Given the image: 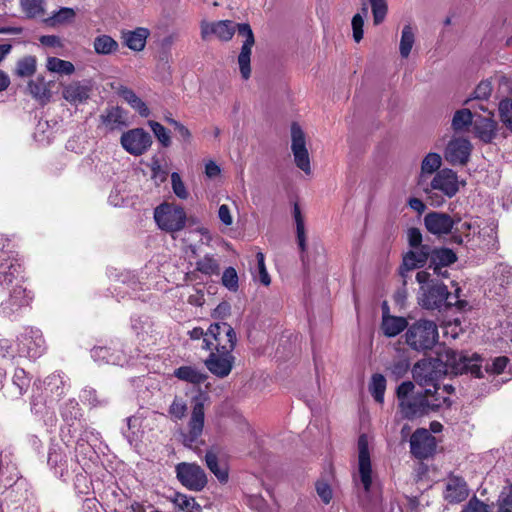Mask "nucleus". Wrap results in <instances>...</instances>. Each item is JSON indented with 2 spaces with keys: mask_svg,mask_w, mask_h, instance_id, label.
I'll return each instance as SVG.
<instances>
[{
  "mask_svg": "<svg viewBox=\"0 0 512 512\" xmlns=\"http://www.w3.org/2000/svg\"><path fill=\"white\" fill-rule=\"evenodd\" d=\"M358 476L364 491L368 494L372 488V464L370 457L369 441L365 434L358 438Z\"/></svg>",
  "mask_w": 512,
  "mask_h": 512,
  "instance_id": "ddd939ff",
  "label": "nucleus"
},
{
  "mask_svg": "<svg viewBox=\"0 0 512 512\" xmlns=\"http://www.w3.org/2000/svg\"><path fill=\"white\" fill-rule=\"evenodd\" d=\"M457 260L456 254L448 248L434 250L431 255V264L429 270L438 272L441 270L440 266L447 267Z\"/></svg>",
  "mask_w": 512,
  "mask_h": 512,
  "instance_id": "7c9ffc66",
  "label": "nucleus"
},
{
  "mask_svg": "<svg viewBox=\"0 0 512 512\" xmlns=\"http://www.w3.org/2000/svg\"><path fill=\"white\" fill-rule=\"evenodd\" d=\"M151 130L153 131L154 135L158 139V141L164 146L168 147L171 144V138L169 131L160 123L156 121H149L148 122Z\"/></svg>",
  "mask_w": 512,
  "mask_h": 512,
  "instance_id": "09e8293b",
  "label": "nucleus"
},
{
  "mask_svg": "<svg viewBox=\"0 0 512 512\" xmlns=\"http://www.w3.org/2000/svg\"><path fill=\"white\" fill-rule=\"evenodd\" d=\"M45 340L42 332L36 328H25L17 338V355L27 358H38L45 351Z\"/></svg>",
  "mask_w": 512,
  "mask_h": 512,
  "instance_id": "9d476101",
  "label": "nucleus"
},
{
  "mask_svg": "<svg viewBox=\"0 0 512 512\" xmlns=\"http://www.w3.org/2000/svg\"><path fill=\"white\" fill-rule=\"evenodd\" d=\"M206 465L220 482H227L228 470L226 465H220L215 452L207 451L205 455Z\"/></svg>",
  "mask_w": 512,
  "mask_h": 512,
  "instance_id": "e433bc0d",
  "label": "nucleus"
},
{
  "mask_svg": "<svg viewBox=\"0 0 512 512\" xmlns=\"http://www.w3.org/2000/svg\"><path fill=\"white\" fill-rule=\"evenodd\" d=\"M415 44V31L411 25H405L401 32V39L399 44V52L402 58L409 57L412 48Z\"/></svg>",
  "mask_w": 512,
  "mask_h": 512,
  "instance_id": "4c0bfd02",
  "label": "nucleus"
},
{
  "mask_svg": "<svg viewBox=\"0 0 512 512\" xmlns=\"http://www.w3.org/2000/svg\"><path fill=\"white\" fill-rule=\"evenodd\" d=\"M27 93L31 95L41 105L47 104L51 99L50 84L45 81L43 76H38L30 80L26 87Z\"/></svg>",
  "mask_w": 512,
  "mask_h": 512,
  "instance_id": "bb28decb",
  "label": "nucleus"
},
{
  "mask_svg": "<svg viewBox=\"0 0 512 512\" xmlns=\"http://www.w3.org/2000/svg\"><path fill=\"white\" fill-rule=\"evenodd\" d=\"M149 36L150 31L145 27H138L134 30L122 33L125 45L135 52L144 50Z\"/></svg>",
  "mask_w": 512,
  "mask_h": 512,
  "instance_id": "cd10ccee",
  "label": "nucleus"
},
{
  "mask_svg": "<svg viewBox=\"0 0 512 512\" xmlns=\"http://www.w3.org/2000/svg\"><path fill=\"white\" fill-rule=\"evenodd\" d=\"M8 298L1 302V310L5 315H12L20 309L30 305L33 295L20 282L7 289Z\"/></svg>",
  "mask_w": 512,
  "mask_h": 512,
  "instance_id": "dca6fc26",
  "label": "nucleus"
},
{
  "mask_svg": "<svg viewBox=\"0 0 512 512\" xmlns=\"http://www.w3.org/2000/svg\"><path fill=\"white\" fill-rule=\"evenodd\" d=\"M372 8L374 24H380L386 17L387 14V3L386 0H369Z\"/></svg>",
  "mask_w": 512,
  "mask_h": 512,
  "instance_id": "864d4df0",
  "label": "nucleus"
},
{
  "mask_svg": "<svg viewBox=\"0 0 512 512\" xmlns=\"http://www.w3.org/2000/svg\"><path fill=\"white\" fill-rule=\"evenodd\" d=\"M175 377L191 384L204 382L207 375L194 366H181L174 371Z\"/></svg>",
  "mask_w": 512,
  "mask_h": 512,
  "instance_id": "2f4dec72",
  "label": "nucleus"
},
{
  "mask_svg": "<svg viewBox=\"0 0 512 512\" xmlns=\"http://www.w3.org/2000/svg\"><path fill=\"white\" fill-rule=\"evenodd\" d=\"M81 398L84 401H87L90 405H92L94 407L105 405L107 403V400L99 399L97 397L96 390L91 388V387H87V388L83 389L82 394H81Z\"/></svg>",
  "mask_w": 512,
  "mask_h": 512,
  "instance_id": "e2e57ef3",
  "label": "nucleus"
},
{
  "mask_svg": "<svg viewBox=\"0 0 512 512\" xmlns=\"http://www.w3.org/2000/svg\"><path fill=\"white\" fill-rule=\"evenodd\" d=\"M204 363L213 375L219 378H225L232 371L234 356L232 352L211 351Z\"/></svg>",
  "mask_w": 512,
  "mask_h": 512,
  "instance_id": "412c9836",
  "label": "nucleus"
},
{
  "mask_svg": "<svg viewBox=\"0 0 512 512\" xmlns=\"http://www.w3.org/2000/svg\"><path fill=\"white\" fill-rule=\"evenodd\" d=\"M37 60L35 56L28 55L16 63L15 74L19 77H30L36 72Z\"/></svg>",
  "mask_w": 512,
  "mask_h": 512,
  "instance_id": "ea45409f",
  "label": "nucleus"
},
{
  "mask_svg": "<svg viewBox=\"0 0 512 512\" xmlns=\"http://www.w3.org/2000/svg\"><path fill=\"white\" fill-rule=\"evenodd\" d=\"M13 386L17 389L16 395H23L30 386V378L22 368H17L12 378Z\"/></svg>",
  "mask_w": 512,
  "mask_h": 512,
  "instance_id": "de8ad7c7",
  "label": "nucleus"
},
{
  "mask_svg": "<svg viewBox=\"0 0 512 512\" xmlns=\"http://www.w3.org/2000/svg\"><path fill=\"white\" fill-rule=\"evenodd\" d=\"M442 165V157L435 152L428 153L421 161L420 172L417 176V186L424 184V180L428 181L432 178Z\"/></svg>",
  "mask_w": 512,
  "mask_h": 512,
  "instance_id": "b1692460",
  "label": "nucleus"
},
{
  "mask_svg": "<svg viewBox=\"0 0 512 512\" xmlns=\"http://www.w3.org/2000/svg\"><path fill=\"white\" fill-rule=\"evenodd\" d=\"M117 94L136 112L139 113L142 117H148L150 115V110L146 103L136 95V93L126 87V86H119L117 88Z\"/></svg>",
  "mask_w": 512,
  "mask_h": 512,
  "instance_id": "c85d7f7f",
  "label": "nucleus"
},
{
  "mask_svg": "<svg viewBox=\"0 0 512 512\" xmlns=\"http://www.w3.org/2000/svg\"><path fill=\"white\" fill-rule=\"evenodd\" d=\"M462 512H491L489 506L476 497L469 500Z\"/></svg>",
  "mask_w": 512,
  "mask_h": 512,
  "instance_id": "338daca9",
  "label": "nucleus"
},
{
  "mask_svg": "<svg viewBox=\"0 0 512 512\" xmlns=\"http://www.w3.org/2000/svg\"><path fill=\"white\" fill-rule=\"evenodd\" d=\"M386 390V379L382 374H374L371 377L369 391L378 403H383Z\"/></svg>",
  "mask_w": 512,
  "mask_h": 512,
  "instance_id": "a19ab883",
  "label": "nucleus"
},
{
  "mask_svg": "<svg viewBox=\"0 0 512 512\" xmlns=\"http://www.w3.org/2000/svg\"><path fill=\"white\" fill-rule=\"evenodd\" d=\"M479 239H481V248L488 252H495L499 248L498 237L496 229L493 225H488L482 228L479 232Z\"/></svg>",
  "mask_w": 512,
  "mask_h": 512,
  "instance_id": "c9c22d12",
  "label": "nucleus"
},
{
  "mask_svg": "<svg viewBox=\"0 0 512 512\" xmlns=\"http://www.w3.org/2000/svg\"><path fill=\"white\" fill-rule=\"evenodd\" d=\"M464 185L465 182L459 180L455 171L443 168L428 181L424 180V184L418 188L425 194L431 206L440 207L446 198L454 197Z\"/></svg>",
  "mask_w": 512,
  "mask_h": 512,
  "instance_id": "f03ea898",
  "label": "nucleus"
},
{
  "mask_svg": "<svg viewBox=\"0 0 512 512\" xmlns=\"http://www.w3.org/2000/svg\"><path fill=\"white\" fill-rule=\"evenodd\" d=\"M92 92L91 82L88 80H74L62 85V97L69 104L78 106L84 104L90 98Z\"/></svg>",
  "mask_w": 512,
  "mask_h": 512,
  "instance_id": "a211bd4d",
  "label": "nucleus"
},
{
  "mask_svg": "<svg viewBox=\"0 0 512 512\" xmlns=\"http://www.w3.org/2000/svg\"><path fill=\"white\" fill-rule=\"evenodd\" d=\"M93 48L98 55H110L118 51L119 44L111 36L103 34L95 37Z\"/></svg>",
  "mask_w": 512,
  "mask_h": 512,
  "instance_id": "72a5a7b5",
  "label": "nucleus"
},
{
  "mask_svg": "<svg viewBox=\"0 0 512 512\" xmlns=\"http://www.w3.org/2000/svg\"><path fill=\"white\" fill-rule=\"evenodd\" d=\"M76 12L73 8L62 7L54 12L46 22L51 26L70 24L74 21Z\"/></svg>",
  "mask_w": 512,
  "mask_h": 512,
  "instance_id": "58836bf2",
  "label": "nucleus"
},
{
  "mask_svg": "<svg viewBox=\"0 0 512 512\" xmlns=\"http://www.w3.org/2000/svg\"><path fill=\"white\" fill-rule=\"evenodd\" d=\"M413 378L418 385L434 390L444 375L442 359H423L418 361L412 369Z\"/></svg>",
  "mask_w": 512,
  "mask_h": 512,
  "instance_id": "1a4fd4ad",
  "label": "nucleus"
},
{
  "mask_svg": "<svg viewBox=\"0 0 512 512\" xmlns=\"http://www.w3.org/2000/svg\"><path fill=\"white\" fill-rule=\"evenodd\" d=\"M172 502L179 509L180 512H199L200 506L196 503L193 497L185 494L176 493Z\"/></svg>",
  "mask_w": 512,
  "mask_h": 512,
  "instance_id": "37998d69",
  "label": "nucleus"
},
{
  "mask_svg": "<svg viewBox=\"0 0 512 512\" xmlns=\"http://www.w3.org/2000/svg\"><path fill=\"white\" fill-rule=\"evenodd\" d=\"M477 136L484 142H490L495 136L496 123L490 118H479L474 123Z\"/></svg>",
  "mask_w": 512,
  "mask_h": 512,
  "instance_id": "473e14b6",
  "label": "nucleus"
},
{
  "mask_svg": "<svg viewBox=\"0 0 512 512\" xmlns=\"http://www.w3.org/2000/svg\"><path fill=\"white\" fill-rule=\"evenodd\" d=\"M438 327L435 322L420 319L413 323L405 334L406 343L416 351L432 349L438 341Z\"/></svg>",
  "mask_w": 512,
  "mask_h": 512,
  "instance_id": "20e7f679",
  "label": "nucleus"
},
{
  "mask_svg": "<svg viewBox=\"0 0 512 512\" xmlns=\"http://www.w3.org/2000/svg\"><path fill=\"white\" fill-rule=\"evenodd\" d=\"M20 5L29 18L42 17L45 14L44 0H20Z\"/></svg>",
  "mask_w": 512,
  "mask_h": 512,
  "instance_id": "79ce46f5",
  "label": "nucleus"
},
{
  "mask_svg": "<svg viewBox=\"0 0 512 512\" xmlns=\"http://www.w3.org/2000/svg\"><path fill=\"white\" fill-rule=\"evenodd\" d=\"M443 402V399H433L432 389L426 388L422 393H417L403 401L399 409L403 418L413 420L438 410L443 407Z\"/></svg>",
  "mask_w": 512,
  "mask_h": 512,
  "instance_id": "39448f33",
  "label": "nucleus"
},
{
  "mask_svg": "<svg viewBox=\"0 0 512 512\" xmlns=\"http://www.w3.org/2000/svg\"><path fill=\"white\" fill-rule=\"evenodd\" d=\"M414 384L411 381H405L402 382L398 388H397V399L399 402V405L406 401L407 399L411 398L410 394L413 392Z\"/></svg>",
  "mask_w": 512,
  "mask_h": 512,
  "instance_id": "69168bd1",
  "label": "nucleus"
},
{
  "mask_svg": "<svg viewBox=\"0 0 512 512\" xmlns=\"http://www.w3.org/2000/svg\"><path fill=\"white\" fill-rule=\"evenodd\" d=\"M352 30H353V39L355 42H360L363 38V26L364 19L361 14H355L352 18Z\"/></svg>",
  "mask_w": 512,
  "mask_h": 512,
  "instance_id": "0e129e2a",
  "label": "nucleus"
},
{
  "mask_svg": "<svg viewBox=\"0 0 512 512\" xmlns=\"http://www.w3.org/2000/svg\"><path fill=\"white\" fill-rule=\"evenodd\" d=\"M257 264H258V278L259 281L265 285L268 286L271 282L270 276L267 272L266 266H265V257L262 252H258L256 254Z\"/></svg>",
  "mask_w": 512,
  "mask_h": 512,
  "instance_id": "680f3d73",
  "label": "nucleus"
},
{
  "mask_svg": "<svg viewBox=\"0 0 512 512\" xmlns=\"http://www.w3.org/2000/svg\"><path fill=\"white\" fill-rule=\"evenodd\" d=\"M494 277L501 287L512 281V267L507 264H499L495 267Z\"/></svg>",
  "mask_w": 512,
  "mask_h": 512,
  "instance_id": "3c124183",
  "label": "nucleus"
},
{
  "mask_svg": "<svg viewBox=\"0 0 512 512\" xmlns=\"http://www.w3.org/2000/svg\"><path fill=\"white\" fill-rule=\"evenodd\" d=\"M430 255V249L427 246L418 247L416 250L409 251L403 258V266L407 270H413L423 266Z\"/></svg>",
  "mask_w": 512,
  "mask_h": 512,
  "instance_id": "c756f323",
  "label": "nucleus"
},
{
  "mask_svg": "<svg viewBox=\"0 0 512 512\" xmlns=\"http://www.w3.org/2000/svg\"><path fill=\"white\" fill-rule=\"evenodd\" d=\"M471 150L470 141L465 138H453L444 150V158L453 166L465 165L469 161Z\"/></svg>",
  "mask_w": 512,
  "mask_h": 512,
  "instance_id": "6ab92c4d",
  "label": "nucleus"
},
{
  "mask_svg": "<svg viewBox=\"0 0 512 512\" xmlns=\"http://www.w3.org/2000/svg\"><path fill=\"white\" fill-rule=\"evenodd\" d=\"M498 512H512V487L508 492L502 493Z\"/></svg>",
  "mask_w": 512,
  "mask_h": 512,
  "instance_id": "774afa93",
  "label": "nucleus"
},
{
  "mask_svg": "<svg viewBox=\"0 0 512 512\" xmlns=\"http://www.w3.org/2000/svg\"><path fill=\"white\" fill-rule=\"evenodd\" d=\"M222 284L230 291L238 289V275L233 267H228L222 274Z\"/></svg>",
  "mask_w": 512,
  "mask_h": 512,
  "instance_id": "4d7b16f0",
  "label": "nucleus"
},
{
  "mask_svg": "<svg viewBox=\"0 0 512 512\" xmlns=\"http://www.w3.org/2000/svg\"><path fill=\"white\" fill-rule=\"evenodd\" d=\"M293 216L296 223V231H297V240L298 245L301 251H305L306 249V236H305V226H304V218L301 214L300 207L295 204L293 208Z\"/></svg>",
  "mask_w": 512,
  "mask_h": 512,
  "instance_id": "49530a36",
  "label": "nucleus"
},
{
  "mask_svg": "<svg viewBox=\"0 0 512 512\" xmlns=\"http://www.w3.org/2000/svg\"><path fill=\"white\" fill-rule=\"evenodd\" d=\"M492 93V84L488 80L481 81L474 90L473 99L486 100Z\"/></svg>",
  "mask_w": 512,
  "mask_h": 512,
  "instance_id": "052dcab7",
  "label": "nucleus"
},
{
  "mask_svg": "<svg viewBox=\"0 0 512 512\" xmlns=\"http://www.w3.org/2000/svg\"><path fill=\"white\" fill-rule=\"evenodd\" d=\"M197 271L202 274L211 276L219 273L220 266L218 261L212 255H205L196 262Z\"/></svg>",
  "mask_w": 512,
  "mask_h": 512,
  "instance_id": "c03bdc74",
  "label": "nucleus"
},
{
  "mask_svg": "<svg viewBox=\"0 0 512 512\" xmlns=\"http://www.w3.org/2000/svg\"><path fill=\"white\" fill-rule=\"evenodd\" d=\"M424 224L430 233L443 235L451 232L454 221L446 213L431 212L425 216Z\"/></svg>",
  "mask_w": 512,
  "mask_h": 512,
  "instance_id": "4be33fe9",
  "label": "nucleus"
},
{
  "mask_svg": "<svg viewBox=\"0 0 512 512\" xmlns=\"http://www.w3.org/2000/svg\"><path fill=\"white\" fill-rule=\"evenodd\" d=\"M439 359L443 360V373L448 372L453 374H462L471 370L476 366L472 359L463 355L462 353L456 352L451 349H447Z\"/></svg>",
  "mask_w": 512,
  "mask_h": 512,
  "instance_id": "aec40b11",
  "label": "nucleus"
},
{
  "mask_svg": "<svg viewBox=\"0 0 512 512\" xmlns=\"http://www.w3.org/2000/svg\"><path fill=\"white\" fill-rule=\"evenodd\" d=\"M46 69L49 72L66 76H70L75 72V66L72 62L58 57H48L46 60Z\"/></svg>",
  "mask_w": 512,
  "mask_h": 512,
  "instance_id": "f704fd0d",
  "label": "nucleus"
},
{
  "mask_svg": "<svg viewBox=\"0 0 512 512\" xmlns=\"http://www.w3.org/2000/svg\"><path fill=\"white\" fill-rule=\"evenodd\" d=\"M409 366V362L407 360L402 359L392 363L387 368V371L389 375L394 378V380H399L407 373Z\"/></svg>",
  "mask_w": 512,
  "mask_h": 512,
  "instance_id": "bf43d9fd",
  "label": "nucleus"
},
{
  "mask_svg": "<svg viewBox=\"0 0 512 512\" xmlns=\"http://www.w3.org/2000/svg\"><path fill=\"white\" fill-rule=\"evenodd\" d=\"M186 212L181 206L172 203H162L154 210V220L162 231L175 233L186 225Z\"/></svg>",
  "mask_w": 512,
  "mask_h": 512,
  "instance_id": "0eeeda50",
  "label": "nucleus"
},
{
  "mask_svg": "<svg viewBox=\"0 0 512 512\" xmlns=\"http://www.w3.org/2000/svg\"><path fill=\"white\" fill-rule=\"evenodd\" d=\"M453 392L454 387L452 385L440 386L438 384L437 387H434V390H432V398L439 400L443 399V407H449L451 405L449 395H451Z\"/></svg>",
  "mask_w": 512,
  "mask_h": 512,
  "instance_id": "6e6d98bb",
  "label": "nucleus"
},
{
  "mask_svg": "<svg viewBox=\"0 0 512 512\" xmlns=\"http://www.w3.org/2000/svg\"><path fill=\"white\" fill-rule=\"evenodd\" d=\"M205 401L206 396L204 394H199L192 399V412L187 424V429L182 433V443L188 448L196 446L203 433L205 423Z\"/></svg>",
  "mask_w": 512,
  "mask_h": 512,
  "instance_id": "6e6552de",
  "label": "nucleus"
},
{
  "mask_svg": "<svg viewBox=\"0 0 512 512\" xmlns=\"http://www.w3.org/2000/svg\"><path fill=\"white\" fill-rule=\"evenodd\" d=\"M175 472L179 482L191 491H201L207 484L204 470L195 463H178Z\"/></svg>",
  "mask_w": 512,
  "mask_h": 512,
  "instance_id": "9b49d317",
  "label": "nucleus"
},
{
  "mask_svg": "<svg viewBox=\"0 0 512 512\" xmlns=\"http://www.w3.org/2000/svg\"><path fill=\"white\" fill-rule=\"evenodd\" d=\"M407 326L408 322L406 318L390 315L387 303L383 304L381 330L385 336L390 338L395 337L405 330Z\"/></svg>",
  "mask_w": 512,
  "mask_h": 512,
  "instance_id": "5701e85b",
  "label": "nucleus"
},
{
  "mask_svg": "<svg viewBox=\"0 0 512 512\" xmlns=\"http://www.w3.org/2000/svg\"><path fill=\"white\" fill-rule=\"evenodd\" d=\"M122 147L130 154L140 156L152 144L149 133L142 128H134L124 132L120 139Z\"/></svg>",
  "mask_w": 512,
  "mask_h": 512,
  "instance_id": "4468645a",
  "label": "nucleus"
},
{
  "mask_svg": "<svg viewBox=\"0 0 512 512\" xmlns=\"http://www.w3.org/2000/svg\"><path fill=\"white\" fill-rule=\"evenodd\" d=\"M236 30L239 35L245 38L237 61L242 78L247 80L251 75V54L255 44L254 34L250 25L247 23L235 24L231 20L202 21L200 23V34L204 41L210 39L211 36H215L220 41L228 42L233 38Z\"/></svg>",
  "mask_w": 512,
  "mask_h": 512,
  "instance_id": "f257e3e1",
  "label": "nucleus"
},
{
  "mask_svg": "<svg viewBox=\"0 0 512 512\" xmlns=\"http://www.w3.org/2000/svg\"><path fill=\"white\" fill-rule=\"evenodd\" d=\"M291 150L295 165L306 175H310L312 170L305 133L297 123L291 125Z\"/></svg>",
  "mask_w": 512,
  "mask_h": 512,
  "instance_id": "f8f14e48",
  "label": "nucleus"
},
{
  "mask_svg": "<svg viewBox=\"0 0 512 512\" xmlns=\"http://www.w3.org/2000/svg\"><path fill=\"white\" fill-rule=\"evenodd\" d=\"M499 115L503 124L512 130V100L504 99L500 101Z\"/></svg>",
  "mask_w": 512,
  "mask_h": 512,
  "instance_id": "5fc2aeb1",
  "label": "nucleus"
},
{
  "mask_svg": "<svg viewBox=\"0 0 512 512\" xmlns=\"http://www.w3.org/2000/svg\"><path fill=\"white\" fill-rule=\"evenodd\" d=\"M236 340V333L228 323H214L206 331L202 348L209 351L232 352Z\"/></svg>",
  "mask_w": 512,
  "mask_h": 512,
  "instance_id": "423d86ee",
  "label": "nucleus"
},
{
  "mask_svg": "<svg viewBox=\"0 0 512 512\" xmlns=\"http://www.w3.org/2000/svg\"><path fill=\"white\" fill-rule=\"evenodd\" d=\"M436 449V439L427 429H417L410 438V450L414 457L426 459Z\"/></svg>",
  "mask_w": 512,
  "mask_h": 512,
  "instance_id": "f3484780",
  "label": "nucleus"
},
{
  "mask_svg": "<svg viewBox=\"0 0 512 512\" xmlns=\"http://www.w3.org/2000/svg\"><path fill=\"white\" fill-rule=\"evenodd\" d=\"M416 281L419 283L420 288L418 292V304L428 310L441 309L443 306H452V295L449 293L447 287L432 278L428 270L419 271L416 274Z\"/></svg>",
  "mask_w": 512,
  "mask_h": 512,
  "instance_id": "7ed1b4c3",
  "label": "nucleus"
},
{
  "mask_svg": "<svg viewBox=\"0 0 512 512\" xmlns=\"http://www.w3.org/2000/svg\"><path fill=\"white\" fill-rule=\"evenodd\" d=\"M100 121L110 131L119 130L128 125L125 111L118 106L106 108L100 115Z\"/></svg>",
  "mask_w": 512,
  "mask_h": 512,
  "instance_id": "a878e982",
  "label": "nucleus"
},
{
  "mask_svg": "<svg viewBox=\"0 0 512 512\" xmlns=\"http://www.w3.org/2000/svg\"><path fill=\"white\" fill-rule=\"evenodd\" d=\"M186 401L180 397H175L169 407V415L174 420H181L187 413Z\"/></svg>",
  "mask_w": 512,
  "mask_h": 512,
  "instance_id": "8fccbe9b",
  "label": "nucleus"
},
{
  "mask_svg": "<svg viewBox=\"0 0 512 512\" xmlns=\"http://www.w3.org/2000/svg\"><path fill=\"white\" fill-rule=\"evenodd\" d=\"M466 482L460 477H449L444 491V498L449 503H459L468 497Z\"/></svg>",
  "mask_w": 512,
  "mask_h": 512,
  "instance_id": "393cba45",
  "label": "nucleus"
},
{
  "mask_svg": "<svg viewBox=\"0 0 512 512\" xmlns=\"http://www.w3.org/2000/svg\"><path fill=\"white\" fill-rule=\"evenodd\" d=\"M92 357L97 361H102L108 364L113 365H122L123 361L117 356L114 357L113 355L109 354V351L107 348L104 347H98L94 348L92 350Z\"/></svg>",
  "mask_w": 512,
  "mask_h": 512,
  "instance_id": "603ef678",
  "label": "nucleus"
},
{
  "mask_svg": "<svg viewBox=\"0 0 512 512\" xmlns=\"http://www.w3.org/2000/svg\"><path fill=\"white\" fill-rule=\"evenodd\" d=\"M171 184H172V190L178 198H180L182 200H185L188 198L189 193H188L186 186H185L184 182L182 181L179 173L173 172L171 174Z\"/></svg>",
  "mask_w": 512,
  "mask_h": 512,
  "instance_id": "13d9d810",
  "label": "nucleus"
},
{
  "mask_svg": "<svg viewBox=\"0 0 512 512\" xmlns=\"http://www.w3.org/2000/svg\"><path fill=\"white\" fill-rule=\"evenodd\" d=\"M473 115L469 109H460L455 112L452 119V128L455 131H462L472 124Z\"/></svg>",
  "mask_w": 512,
  "mask_h": 512,
  "instance_id": "a18cd8bd",
  "label": "nucleus"
},
{
  "mask_svg": "<svg viewBox=\"0 0 512 512\" xmlns=\"http://www.w3.org/2000/svg\"><path fill=\"white\" fill-rule=\"evenodd\" d=\"M22 269L18 260L8 253H0V292L21 282Z\"/></svg>",
  "mask_w": 512,
  "mask_h": 512,
  "instance_id": "2eb2a0df",
  "label": "nucleus"
}]
</instances>
